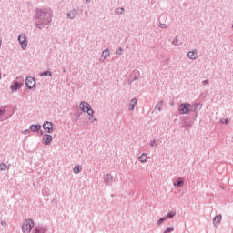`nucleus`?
Listing matches in <instances>:
<instances>
[{"instance_id": "1", "label": "nucleus", "mask_w": 233, "mask_h": 233, "mask_svg": "<svg viewBox=\"0 0 233 233\" xmlns=\"http://www.w3.org/2000/svg\"><path fill=\"white\" fill-rule=\"evenodd\" d=\"M53 15L54 13H52V9L50 8L35 9V17L37 23H35V26L39 28V30H42L43 26H41V25H50V23H52Z\"/></svg>"}, {"instance_id": "2", "label": "nucleus", "mask_w": 233, "mask_h": 233, "mask_svg": "<svg viewBox=\"0 0 233 233\" xmlns=\"http://www.w3.org/2000/svg\"><path fill=\"white\" fill-rule=\"evenodd\" d=\"M25 83V79L22 76L16 77V80L13 81L10 88L13 92H17L20 88H23V85Z\"/></svg>"}, {"instance_id": "3", "label": "nucleus", "mask_w": 233, "mask_h": 233, "mask_svg": "<svg viewBox=\"0 0 233 233\" xmlns=\"http://www.w3.org/2000/svg\"><path fill=\"white\" fill-rule=\"evenodd\" d=\"M34 227H35V224L34 223V220L32 219H26L24 221L23 225H22V232L24 233H31L32 232V228H34Z\"/></svg>"}, {"instance_id": "4", "label": "nucleus", "mask_w": 233, "mask_h": 233, "mask_svg": "<svg viewBox=\"0 0 233 233\" xmlns=\"http://www.w3.org/2000/svg\"><path fill=\"white\" fill-rule=\"evenodd\" d=\"M80 109L82 112H86L88 116H94V110L92 109V106L87 102L82 101L80 103Z\"/></svg>"}, {"instance_id": "5", "label": "nucleus", "mask_w": 233, "mask_h": 233, "mask_svg": "<svg viewBox=\"0 0 233 233\" xmlns=\"http://www.w3.org/2000/svg\"><path fill=\"white\" fill-rule=\"evenodd\" d=\"M178 113L182 116L190 114V103L186 102V103L180 104L178 106Z\"/></svg>"}, {"instance_id": "6", "label": "nucleus", "mask_w": 233, "mask_h": 233, "mask_svg": "<svg viewBox=\"0 0 233 233\" xmlns=\"http://www.w3.org/2000/svg\"><path fill=\"white\" fill-rule=\"evenodd\" d=\"M18 41L22 50H26V46H28V40H26V35L20 34L18 35Z\"/></svg>"}, {"instance_id": "7", "label": "nucleus", "mask_w": 233, "mask_h": 233, "mask_svg": "<svg viewBox=\"0 0 233 233\" xmlns=\"http://www.w3.org/2000/svg\"><path fill=\"white\" fill-rule=\"evenodd\" d=\"M25 86L28 90H32L35 87V78L32 76H27L25 78Z\"/></svg>"}, {"instance_id": "8", "label": "nucleus", "mask_w": 233, "mask_h": 233, "mask_svg": "<svg viewBox=\"0 0 233 233\" xmlns=\"http://www.w3.org/2000/svg\"><path fill=\"white\" fill-rule=\"evenodd\" d=\"M48 232V227L43 225H36L33 228L32 233H46Z\"/></svg>"}, {"instance_id": "9", "label": "nucleus", "mask_w": 233, "mask_h": 233, "mask_svg": "<svg viewBox=\"0 0 233 233\" xmlns=\"http://www.w3.org/2000/svg\"><path fill=\"white\" fill-rule=\"evenodd\" d=\"M43 128L47 134H52L54 132V124L49 121H46L43 124Z\"/></svg>"}, {"instance_id": "10", "label": "nucleus", "mask_w": 233, "mask_h": 233, "mask_svg": "<svg viewBox=\"0 0 233 233\" xmlns=\"http://www.w3.org/2000/svg\"><path fill=\"white\" fill-rule=\"evenodd\" d=\"M66 15V19H76V17L77 15H79V8H76V9L71 10Z\"/></svg>"}, {"instance_id": "11", "label": "nucleus", "mask_w": 233, "mask_h": 233, "mask_svg": "<svg viewBox=\"0 0 233 233\" xmlns=\"http://www.w3.org/2000/svg\"><path fill=\"white\" fill-rule=\"evenodd\" d=\"M52 139H53L52 135L46 133L43 136V141H44L43 144L46 145V146L50 145V143H52Z\"/></svg>"}, {"instance_id": "12", "label": "nucleus", "mask_w": 233, "mask_h": 233, "mask_svg": "<svg viewBox=\"0 0 233 233\" xmlns=\"http://www.w3.org/2000/svg\"><path fill=\"white\" fill-rule=\"evenodd\" d=\"M174 187H177V188H181L183 185H185V178L183 177H178L175 180L173 183Z\"/></svg>"}, {"instance_id": "13", "label": "nucleus", "mask_w": 233, "mask_h": 233, "mask_svg": "<svg viewBox=\"0 0 233 233\" xmlns=\"http://www.w3.org/2000/svg\"><path fill=\"white\" fill-rule=\"evenodd\" d=\"M221 219H223V216L221 215H217L213 218V225L214 227H218L221 223Z\"/></svg>"}, {"instance_id": "14", "label": "nucleus", "mask_w": 233, "mask_h": 233, "mask_svg": "<svg viewBox=\"0 0 233 233\" xmlns=\"http://www.w3.org/2000/svg\"><path fill=\"white\" fill-rule=\"evenodd\" d=\"M136 105H137V98L131 99L129 102L128 110L130 112L134 111V108H136Z\"/></svg>"}, {"instance_id": "15", "label": "nucleus", "mask_w": 233, "mask_h": 233, "mask_svg": "<svg viewBox=\"0 0 233 233\" xmlns=\"http://www.w3.org/2000/svg\"><path fill=\"white\" fill-rule=\"evenodd\" d=\"M29 129L31 132H39L41 130V125L40 124H32L29 127Z\"/></svg>"}, {"instance_id": "16", "label": "nucleus", "mask_w": 233, "mask_h": 233, "mask_svg": "<svg viewBox=\"0 0 233 233\" xmlns=\"http://www.w3.org/2000/svg\"><path fill=\"white\" fill-rule=\"evenodd\" d=\"M104 181H105L106 185H110V183H112V181H114V177H112V175H110V174H107L105 176Z\"/></svg>"}, {"instance_id": "17", "label": "nucleus", "mask_w": 233, "mask_h": 233, "mask_svg": "<svg viewBox=\"0 0 233 233\" xmlns=\"http://www.w3.org/2000/svg\"><path fill=\"white\" fill-rule=\"evenodd\" d=\"M147 159H148V155L147 153H142V155L138 157V160L141 163H147Z\"/></svg>"}, {"instance_id": "18", "label": "nucleus", "mask_w": 233, "mask_h": 233, "mask_svg": "<svg viewBox=\"0 0 233 233\" xmlns=\"http://www.w3.org/2000/svg\"><path fill=\"white\" fill-rule=\"evenodd\" d=\"M196 50L195 51H189L188 53H187V57L189 58V59H198V55H196Z\"/></svg>"}, {"instance_id": "19", "label": "nucleus", "mask_w": 233, "mask_h": 233, "mask_svg": "<svg viewBox=\"0 0 233 233\" xmlns=\"http://www.w3.org/2000/svg\"><path fill=\"white\" fill-rule=\"evenodd\" d=\"M40 77H52V73L50 70L44 71L40 73Z\"/></svg>"}, {"instance_id": "20", "label": "nucleus", "mask_w": 233, "mask_h": 233, "mask_svg": "<svg viewBox=\"0 0 233 233\" xmlns=\"http://www.w3.org/2000/svg\"><path fill=\"white\" fill-rule=\"evenodd\" d=\"M198 106H199V104H194V105L189 104V113L196 112V110H198Z\"/></svg>"}, {"instance_id": "21", "label": "nucleus", "mask_w": 233, "mask_h": 233, "mask_svg": "<svg viewBox=\"0 0 233 233\" xmlns=\"http://www.w3.org/2000/svg\"><path fill=\"white\" fill-rule=\"evenodd\" d=\"M161 108H163V101L157 102V104L155 106V110L161 112Z\"/></svg>"}, {"instance_id": "22", "label": "nucleus", "mask_w": 233, "mask_h": 233, "mask_svg": "<svg viewBox=\"0 0 233 233\" xmlns=\"http://www.w3.org/2000/svg\"><path fill=\"white\" fill-rule=\"evenodd\" d=\"M125 12V8L123 7H118L115 10V14L117 15H122V14Z\"/></svg>"}, {"instance_id": "23", "label": "nucleus", "mask_w": 233, "mask_h": 233, "mask_svg": "<svg viewBox=\"0 0 233 233\" xmlns=\"http://www.w3.org/2000/svg\"><path fill=\"white\" fill-rule=\"evenodd\" d=\"M182 128H185V130H190V128H192V124L186 122L182 125Z\"/></svg>"}, {"instance_id": "24", "label": "nucleus", "mask_w": 233, "mask_h": 233, "mask_svg": "<svg viewBox=\"0 0 233 233\" xmlns=\"http://www.w3.org/2000/svg\"><path fill=\"white\" fill-rule=\"evenodd\" d=\"M102 56H103L104 59H106V57H108V56H110V50L105 49V50L102 52Z\"/></svg>"}, {"instance_id": "25", "label": "nucleus", "mask_w": 233, "mask_h": 233, "mask_svg": "<svg viewBox=\"0 0 233 233\" xmlns=\"http://www.w3.org/2000/svg\"><path fill=\"white\" fill-rule=\"evenodd\" d=\"M174 216H176V211H171V212L167 213V215L165 218H166V219H172V218H174Z\"/></svg>"}, {"instance_id": "26", "label": "nucleus", "mask_w": 233, "mask_h": 233, "mask_svg": "<svg viewBox=\"0 0 233 233\" xmlns=\"http://www.w3.org/2000/svg\"><path fill=\"white\" fill-rule=\"evenodd\" d=\"M73 172L75 174H79L81 172V166H75V167L73 168Z\"/></svg>"}, {"instance_id": "27", "label": "nucleus", "mask_w": 233, "mask_h": 233, "mask_svg": "<svg viewBox=\"0 0 233 233\" xmlns=\"http://www.w3.org/2000/svg\"><path fill=\"white\" fill-rule=\"evenodd\" d=\"M165 221H167V218L166 217L159 218L157 220L158 227H160V225H163V223H165Z\"/></svg>"}, {"instance_id": "28", "label": "nucleus", "mask_w": 233, "mask_h": 233, "mask_svg": "<svg viewBox=\"0 0 233 233\" xmlns=\"http://www.w3.org/2000/svg\"><path fill=\"white\" fill-rule=\"evenodd\" d=\"M6 168H8V166H6V164L5 163L0 164V172L6 170Z\"/></svg>"}, {"instance_id": "29", "label": "nucleus", "mask_w": 233, "mask_h": 233, "mask_svg": "<svg viewBox=\"0 0 233 233\" xmlns=\"http://www.w3.org/2000/svg\"><path fill=\"white\" fill-rule=\"evenodd\" d=\"M174 232V227H167L163 233Z\"/></svg>"}, {"instance_id": "30", "label": "nucleus", "mask_w": 233, "mask_h": 233, "mask_svg": "<svg viewBox=\"0 0 233 233\" xmlns=\"http://www.w3.org/2000/svg\"><path fill=\"white\" fill-rule=\"evenodd\" d=\"M220 123H223L224 125H228V123H230V121L228 120V118H224L220 120Z\"/></svg>"}, {"instance_id": "31", "label": "nucleus", "mask_w": 233, "mask_h": 233, "mask_svg": "<svg viewBox=\"0 0 233 233\" xmlns=\"http://www.w3.org/2000/svg\"><path fill=\"white\" fill-rule=\"evenodd\" d=\"M173 45H175V46H179V41L177 40V37H176V39L173 40Z\"/></svg>"}, {"instance_id": "32", "label": "nucleus", "mask_w": 233, "mask_h": 233, "mask_svg": "<svg viewBox=\"0 0 233 233\" xmlns=\"http://www.w3.org/2000/svg\"><path fill=\"white\" fill-rule=\"evenodd\" d=\"M116 54H117V56H123V48L119 47V48L116 50Z\"/></svg>"}, {"instance_id": "33", "label": "nucleus", "mask_w": 233, "mask_h": 233, "mask_svg": "<svg viewBox=\"0 0 233 233\" xmlns=\"http://www.w3.org/2000/svg\"><path fill=\"white\" fill-rule=\"evenodd\" d=\"M150 147H157V142H156V140H151Z\"/></svg>"}, {"instance_id": "34", "label": "nucleus", "mask_w": 233, "mask_h": 233, "mask_svg": "<svg viewBox=\"0 0 233 233\" xmlns=\"http://www.w3.org/2000/svg\"><path fill=\"white\" fill-rule=\"evenodd\" d=\"M158 26L160 27V28H167V24H163V23H159V25H158Z\"/></svg>"}, {"instance_id": "35", "label": "nucleus", "mask_w": 233, "mask_h": 233, "mask_svg": "<svg viewBox=\"0 0 233 233\" xmlns=\"http://www.w3.org/2000/svg\"><path fill=\"white\" fill-rule=\"evenodd\" d=\"M106 58H105V56H103V55L100 56V61H101V63H105V60H106Z\"/></svg>"}, {"instance_id": "36", "label": "nucleus", "mask_w": 233, "mask_h": 233, "mask_svg": "<svg viewBox=\"0 0 233 233\" xmlns=\"http://www.w3.org/2000/svg\"><path fill=\"white\" fill-rule=\"evenodd\" d=\"M6 112L5 109H0V116H3Z\"/></svg>"}, {"instance_id": "37", "label": "nucleus", "mask_w": 233, "mask_h": 233, "mask_svg": "<svg viewBox=\"0 0 233 233\" xmlns=\"http://www.w3.org/2000/svg\"><path fill=\"white\" fill-rule=\"evenodd\" d=\"M39 136H45V132L43 130L38 131Z\"/></svg>"}, {"instance_id": "38", "label": "nucleus", "mask_w": 233, "mask_h": 233, "mask_svg": "<svg viewBox=\"0 0 233 233\" xmlns=\"http://www.w3.org/2000/svg\"><path fill=\"white\" fill-rule=\"evenodd\" d=\"M138 77L137 76H135L132 80H131V83H134V81H137Z\"/></svg>"}, {"instance_id": "39", "label": "nucleus", "mask_w": 233, "mask_h": 233, "mask_svg": "<svg viewBox=\"0 0 233 233\" xmlns=\"http://www.w3.org/2000/svg\"><path fill=\"white\" fill-rule=\"evenodd\" d=\"M24 134H30V129H25V130L24 131Z\"/></svg>"}, {"instance_id": "40", "label": "nucleus", "mask_w": 233, "mask_h": 233, "mask_svg": "<svg viewBox=\"0 0 233 233\" xmlns=\"http://www.w3.org/2000/svg\"><path fill=\"white\" fill-rule=\"evenodd\" d=\"M202 84H203V85H208V80H204V81L202 82Z\"/></svg>"}, {"instance_id": "41", "label": "nucleus", "mask_w": 233, "mask_h": 233, "mask_svg": "<svg viewBox=\"0 0 233 233\" xmlns=\"http://www.w3.org/2000/svg\"><path fill=\"white\" fill-rule=\"evenodd\" d=\"M1 225H3V226H5V225H6V221H1Z\"/></svg>"}, {"instance_id": "42", "label": "nucleus", "mask_w": 233, "mask_h": 233, "mask_svg": "<svg viewBox=\"0 0 233 233\" xmlns=\"http://www.w3.org/2000/svg\"><path fill=\"white\" fill-rule=\"evenodd\" d=\"M90 1H92V0H86V3H90Z\"/></svg>"}, {"instance_id": "43", "label": "nucleus", "mask_w": 233, "mask_h": 233, "mask_svg": "<svg viewBox=\"0 0 233 233\" xmlns=\"http://www.w3.org/2000/svg\"><path fill=\"white\" fill-rule=\"evenodd\" d=\"M1 43H2V41H1V39H0V48H1Z\"/></svg>"}, {"instance_id": "44", "label": "nucleus", "mask_w": 233, "mask_h": 233, "mask_svg": "<svg viewBox=\"0 0 233 233\" xmlns=\"http://www.w3.org/2000/svg\"><path fill=\"white\" fill-rule=\"evenodd\" d=\"M161 17H163V16H160V17H159V21H161Z\"/></svg>"}, {"instance_id": "45", "label": "nucleus", "mask_w": 233, "mask_h": 233, "mask_svg": "<svg viewBox=\"0 0 233 233\" xmlns=\"http://www.w3.org/2000/svg\"><path fill=\"white\" fill-rule=\"evenodd\" d=\"M63 72H66V69H63Z\"/></svg>"}, {"instance_id": "46", "label": "nucleus", "mask_w": 233, "mask_h": 233, "mask_svg": "<svg viewBox=\"0 0 233 233\" xmlns=\"http://www.w3.org/2000/svg\"><path fill=\"white\" fill-rule=\"evenodd\" d=\"M0 79H1V74H0Z\"/></svg>"}]
</instances>
